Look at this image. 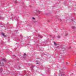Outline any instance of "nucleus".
Here are the masks:
<instances>
[{"label":"nucleus","instance_id":"obj_12","mask_svg":"<svg viewBox=\"0 0 76 76\" xmlns=\"http://www.w3.org/2000/svg\"><path fill=\"white\" fill-rule=\"evenodd\" d=\"M75 65H76V64H75Z\"/></svg>","mask_w":76,"mask_h":76},{"label":"nucleus","instance_id":"obj_8","mask_svg":"<svg viewBox=\"0 0 76 76\" xmlns=\"http://www.w3.org/2000/svg\"><path fill=\"white\" fill-rule=\"evenodd\" d=\"M32 19L34 20V19H35V18L33 17V18H32Z\"/></svg>","mask_w":76,"mask_h":76},{"label":"nucleus","instance_id":"obj_5","mask_svg":"<svg viewBox=\"0 0 76 76\" xmlns=\"http://www.w3.org/2000/svg\"><path fill=\"white\" fill-rule=\"evenodd\" d=\"M66 64L67 65H68V64H69V63H68V62H66Z\"/></svg>","mask_w":76,"mask_h":76},{"label":"nucleus","instance_id":"obj_3","mask_svg":"<svg viewBox=\"0 0 76 76\" xmlns=\"http://www.w3.org/2000/svg\"><path fill=\"white\" fill-rule=\"evenodd\" d=\"M1 65L2 66H4V64L3 63L1 64Z\"/></svg>","mask_w":76,"mask_h":76},{"label":"nucleus","instance_id":"obj_7","mask_svg":"<svg viewBox=\"0 0 76 76\" xmlns=\"http://www.w3.org/2000/svg\"><path fill=\"white\" fill-rule=\"evenodd\" d=\"M24 56H26V53H24Z\"/></svg>","mask_w":76,"mask_h":76},{"label":"nucleus","instance_id":"obj_1","mask_svg":"<svg viewBox=\"0 0 76 76\" xmlns=\"http://www.w3.org/2000/svg\"><path fill=\"white\" fill-rule=\"evenodd\" d=\"M57 38H60V36H57Z\"/></svg>","mask_w":76,"mask_h":76},{"label":"nucleus","instance_id":"obj_2","mask_svg":"<svg viewBox=\"0 0 76 76\" xmlns=\"http://www.w3.org/2000/svg\"><path fill=\"white\" fill-rule=\"evenodd\" d=\"M3 61H7V60L6 59H3Z\"/></svg>","mask_w":76,"mask_h":76},{"label":"nucleus","instance_id":"obj_6","mask_svg":"<svg viewBox=\"0 0 76 76\" xmlns=\"http://www.w3.org/2000/svg\"><path fill=\"white\" fill-rule=\"evenodd\" d=\"M54 45H57V44L56 43V42H54Z\"/></svg>","mask_w":76,"mask_h":76},{"label":"nucleus","instance_id":"obj_10","mask_svg":"<svg viewBox=\"0 0 76 76\" xmlns=\"http://www.w3.org/2000/svg\"><path fill=\"white\" fill-rule=\"evenodd\" d=\"M39 37L41 38V36L40 35H39Z\"/></svg>","mask_w":76,"mask_h":76},{"label":"nucleus","instance_id":"obj_11","mask_svg":"<svg viewBox=\"0 0 76 76\" xmlns=\"http://www.w3.org/2000/svg\"><path fill=\"white\" fill-rule=\"evenodd\" d=\"M36 64H38V63H37Z\"/></svg>","mask_w":76,"mask_h":76},{"label":"nucleus","instance_id":"obj_4","mask_svg":"<svg viewBox=\"0 0 76 76\" xmlns=\"http://www.w3.org/2000/svg\"><path fill=\"white\" fill-rule=\"evenodd\" d=\"M2 35H3L4 37H6V36H4V34H2Z\"/></svg>","mask_w":76,"mask_h":76},{"label":"nucleus","instance_id":"obj_9","mask_svg":"<svg viewBox=\"0 0 76 76\" xmlns=\"http://www.w3.org/2000/svg\"><path fill=\"white\" fill-rule=\"evenodd\" d=\"M73 29H75V27H73Z\"/></svg>","mask_w":76,"mask_h":76}]
</instances>
